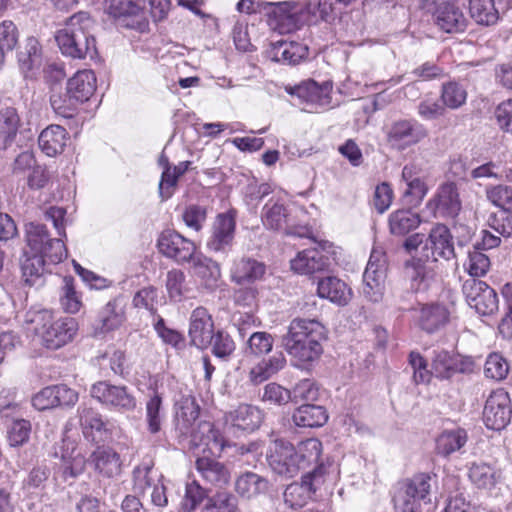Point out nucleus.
I'll use <instances>...</instances> for the list:
<instances>
[{
	"mask_svg": "<svg viewBox=\"0 0 512 512\" xmlns=\"http://www.w3.org/2000/svg\"><path fill=\"white\" fill-rule=\"evenodd\" d=\"M325 339L326 329L319 321L297 317L289 323L281 343L292 366L308 371L320 359Z\"/></svg>",
	"mask_w": 512,
	"mask_h": 512,
	"instance_id": "f257e3e1",
	"label": "nucleus"
},
{
	"mask_svg": "<svg viewBox=\"0 0 512 512\" xmlns=\"http://www.w3.org/2000/svg\"><path fill=\"white\" fill-rule=\"evenodd\" d=\"M322 443L309 438L294 446L283 439L274 440L268 447L266 459L272 471L280 476L294 477L311 465L321 461Z\"/></svg>",
	"mask_w": 512,
	"mask_h": 512,
	"instance_id": "f03ea898",
	"label": "nucleus"
},
{
	"mask_svg": "<svg viewBox=\"0 0 512 512\" xmlns=\"http://www.w3.org/2000/svg\"><path fill=\"white\" fill-rule=\"evenodd\" d=\"M94 22L85 12H79L67 19L55 34L61 53L72 59H93L97 55Z\"/></svg>",
	"mask_w": 512,
	"mask_h": 512,
	"instance_id": "7ed1b4c3",
	"label": "nucleus"
},
{
	"mask_svg": "<svg viewBox=\"0 0 512 512\" xmlns=\"http://www.w3.org/2000/svg\"><path fill=\"white\" fill-rule=\"evenodd\" d=\"M29 321L35 324L34 330L41 336L44 346L52 350L69 343L77 331L74 318L64 317L54 320L48 310L36 312Z\"/></svg>",
	"mask_w": 512,
	"mask_h": 512,
	"instance_id": "20e7f679",
	"label": "nucleus"
},
{
	"mask_svg": "<svg viewBox=\"0 0 512 512\" xmlns=\"http://www.w3.org/2000/svg\"><path fill=\"white\" fill-rule=\"evenodd\" d=\"M133 490L136 494L149 496L151 504L164 508L168 505L164 477L154 469L151 461L142 462L133 469Z\"/></svg>",
	"mask_w": 512,
	"mask_h": 512,
	"instance_id": "39448f33",
	"label": "nucleus"
},
{
	"mask_svg": "<svg viewBox=\"0 0 512 512\" xmlns=\"http://www.w3.org/2000/svg\"><path fill=\"white\" fill-rule=\"evenodd\" d=\"M432 476L428 473H418L406 479L394 496L396 512H421V501H426L431 491Z\"/></svg>",
	"mask_w": 512,
	"mask_h": 512,
	"instance_id": "423d86ee",
	"label": "nucleus"
},
{
	"mask_svg": "<svg viewBox=\"0 0 512 512\" xmlns=\"http://www.w3.org/2000/svg\"><path fill=\"white\" fill-rule=\"evenodd\" d=\"M330 466L329 463L321 462L312 471L303 475L300 482L289 484L283 493L285 505L293 510L304 507L324 482Z\"/></svg>",
	"mask_w": 512,
	"mask_h": 512,
	"instance_id": "0eeeda50",
	"label": "nucleus"
},
{
	"mask_svg": "<svg viewBox=\"0 0 512 512\" xmlns=\"http://www.w3.org/2000/svg\"><path fill=\"white\" fill-rule=\"evenodd\" d=\"M25 241L34 255L45 256L51 263H59L67 257L61 239L51 238L45 225L30 222L25 226Z\"/></svg>",
	"mask_w": 512,
	"mask_h": 512,
	"instance_id": "6e6552de",
	"label": "nucleus"
},
{
	"mask_svg": "<svg viewBox=\"0 0 512 512\" xmlns=\"http://www.w3.org/2000/svg\"><path fill=\"white\" fill-rule=\"evenodd\" d=\"M145 6L146 0H108L107 13L118 27L144 32L149 25Z\"/></svg>",
	"mask_w": 512,
	"mask_h": 512,
	"instance_id": "1a4fd4ad",
	"label": "nucleus"
},
{
	"mask_svg": "<svg viewBox=\"0 0 512 512\" xmlns=\"http://www.w3.org/2000/svg\"><path fill=\"white\" fill-rule=\"evenodd\" d=\"M386 272L387 263L384 251L380 248H374L363 273L362 292L369 301L378 302L381 300Z\"/></svg>",
	"mask_w": 512,
	"mask_h": 512,
	"instance_id": "9d476101",
	"label": "nucleus"
},
{
	"mask_svg": "<svg viewBox=\"0 0 512 512\" xmlns=\"http://www.w3.org/2000/svg\"><path fill=\"white\" fill-rule=\"evenodd\" d=\"M462 292L468 305L483 316L498 311L499 300L496 291L479 279H467L462 285Z\"/></svg>",
	"mask_w": 512,
	"mask_h": 512,
	"instance_id": "9b49d317",
	"label": "nucleus"
},
{
	"mask_svg": "<svg viewBox=\"0 0 512 512\" xmlns=\"http://www.w3.org/2000/svg\"><path fill=\"white\" fill-rule=\"evenodd\" d=\"M90 394L102 405L118 411L130 412L136 408V398L124 385L99 381L92 385Z\"/></svg>",
	"mask_w": 512,
	"mask_h": 512,
	"instance_id": "f8f14e48",
	"label": "nucleus"
},
{
	"mask_svg": "<svg viewBox=\"0 0 512 512\" xmlns=\"http://www.w3.org/2000/svg\"><path fill=\"white\" fill-rule=\"evenodd\" d=\"M428 136L426 127L414 118L394 121L387 133V141L392 148L404 151L420 143Z\"/></svg>",
	"mask_w": 512,
	"mask_h": 512,
	"instance_id": "ddd939ff",
	"label": "nucleus"
},
{
	"mask_svg": "<svg viewBox=\"0 0 512 512\" xmlns=\"http://www.w3.org/2000/svg\"><path fill=\"white\" fill-rule=\"evenodd\" d=\"M159 252L177 264L189 263L195 259V243L175 230H164L158 237Z\"/></svg>",
	"mask_w": 512,
	"mask_h": 512,
	"instance_id": "4468645a",
	"label": "nucleus"
},
{
	"mask_svg": "<svg viewBox=\"0 0 512 512\" xmlns=\"http://www.w3.org/2000/svg\"><path fill=\"white\" fill-rule=\"evenodd\" d=\"M512 416L511 399L504 389L491 392L483 409V422L488 429L500 431L510 422Z\"/></svg>",
	"mask_w": 512,
	"mask_h": 512,
	"instance_id": "2eb2a0df",
	"label": "nucleus"
},
{
	"mask_svg": "<svg viewBox=\"0 0 512 512\" xmlns=\"http://www.w3.org/2000/svg\"><path fill=\"white\" fill-rule=\"evenodd\" d=\"M236 221L232 213L219 214L211 229L207 248L214 252H227L233 244Z\"/></svg>",
	"mask_w": 512,
	"mask_h": 512,
	"instance_id": "dca6fc26",
	"label": "nucleus"
},
{
	"mask_svg": "<svg viewBox=\"0 0 512 512\" xmlns=\"http://www.w3.org/2000/svg\"><path fill=\"white\" fill-rule=\"evenodd\" d=\"M269 25L280 33H289L297 27L299 20L297 5L294 2H266Z\"/></svg>",
	"mask_w": 512,
	"mask_h": 512,
	"instance_id": "f3484780",
	"label": "nucleus"
},
{
	"mask_svg": "<svg viewBox=\"0 0 512 512\" xmlns=\"http://www.w3.org/2000/svg\"><path fill=\"white\" fill-rule=\"evenodd\" d=\"M453 237L447 226L443 224H437L433 227L429 233V236L425 242L424 256L433 261H437L439 258L449 260L455 256L454 245L452 241Z\"/></svg>",
	"mask_w": 512,
	"mask_h": 512,
	"instance_id": "a211bd4d",
	"label": "nucleus"
},
{
	"mask_svg": "<svg viewBox=\"0 0 512 512\" xmlns=\"http://www.w3.org/2000/svg\"><path fill=\"white\" fill-rule=\"evenodd\" d=\"M262 412L253 405L242 404L225 416L227 428L234 434L238 432H253L262 423Z\"/></svg>",
	"mask_w": 512,
	"mask_h": 512,
	"instance_id": "6ab92c4d",
	"label": "nucleus"
},
{
	"mask_svg": "<svg viewBox=\"0 0 512 512\" xmlns=\"http://www.w3.org/2000/svg\"><path fill=\"white\" fill-rule=\"evenodd\" d=\"M214 333V324L211 315L204 307H197L190 316L189 337L190 342L197 348L209 347Z\"/></svg>",
	"mask_w": 512,
	"mask_h": 512,
	"instance_id": "aec40b11",
	"label": "nucleus"
},
{
	"mask_svg": "<svg viewBox=\"0 0 512 512\" xmlns=\"http://www.w3.org/2000/svg\"><path fill=\"white\" fill-rule=\"evenodd\" d=\"M405 279L413 293H426L435 282V272L422 259H411L404 266Z\"/></svg>",
	"mask_w": 512,
	"mask_h": 512,
	"instance_id": "412c9836",
	"label": "nucleus"
},
{
	"mask_svg": "<svg viewBox=\"0 0 512 512\" xmlns=\"http://www.w3.org/2000/svg\"><path fill=\"white\" fill-rule=\"evenodd\" d=\"M452 313V306L442 303L425 304L419 310L417 322L423 331L434 334L450 322Z\"/></svg>",
	"mask_w": 512,
	"mask_h": 512,
	"instance_id": "4be33fe9",
	"label": "nucleus"
},
{
	"mask_svg": "<svg viewBox=\"0 0 512 512\" xmlns=\"http://www.w3.org/2000/svg\"><path fill=\"white\" fill-rule=\"evenodd\" d=\"M265 54L272 61L296 65L307 57L308 47L298 41L279 40L270 43Z\"/></svg>",
	"mask_w": 512,
	"mask_h": 512,
	"instance_id": "5701e85b",
	"label": "nucleus"
},
{
	"mask_svg": "<svg viewBox=\"0 0 512 512\" xmlns=\"http://www.w3.org/2000/svg\"><path fill=\"white\" fill-rule=\"evenodd\" d=\"M217 458L209 455L199 456L195 466L205 482L223 488L230 483L231 474L226 465L218 461Z\"/></svg>",
	"mask_w": 512,
	"mask_h": 512,
	"instance_id": "b1692460",
	"label": "nucleus"
},
{
	"mask_svg": "<svg viewBox=\"0 0 512 512\" xmlns=\"http://www.w3.org/2000/svg\"><path fill=\"white\" fill-rule=\"evenodd\" d=\"M95 80V75L90 70L79 71L70 78L66 88V96L70 105L89 100L95 91Z\"/></svg>",
	"mask_w": 512,
	"mask_h": 512,
	"instance_id": "393cba45",
	"label": "nucleus"
},
{
	"mask_svg": "<svg viewBox=\"0 0 512 512\" xmlns=\"http://www.w3.org/2000/svg\"><path fill=\"white\" fill-rule=\"evenodd\" d=\"M433 17L435 24L446 33H461L467 26L462 10L452 3L437 6Z\"/></svg>",
	"mask_w": 512,
	"mask_h": 512,
	"instance_id": "a878e982",
	"label": "nucleus"
},
{
	"mask_svg": "<svg viewBox=\"0 0 512 512\" xmlns=\"http://www.w3.org/2000/svg\"><path fill=\"white\" fill-rule=\"evenodd\" d=\"M291 269L298 274H312L329 266V258L316 248L298 252L290 261Z\"/></svg>",
	"mask_w": 512,
	"mask_h": 512,
	"instance_id": "bb28decb",
	"label": "nucleus"
},
{
	"mask_svg": "<svg viewBox=\"0 0 512 512\" xmlns=\"http://www.w3.org/2000/svg\"><path fill=\"white\" fill-rule=\"evenodd\" d=\"M194 440H199L200 445L204 446L203 455L214 457H220L227 444L221 432L211 422L199 424Z\"/></svg>",
	"mask_w": 512,
	"mask_h": 512,
	"instance_id": "cd10ccee",
	"label": "nucleus"
},
{
	"mask_svg": "<svg viewBox=\"0 0 512 512\" xmlns=\"http://www.w3.org/2000/svg\"><path fill=\"white\" fill-rule=\"evenodd\" d=\"M431 367V373L439 379H449L456 373L466 371L465 363L460 357L446 350L434 351Z\"/></svg>",
	"mask_w": 512,
	"mask_h": 512,
	"instance_id": "c85d7f7f",
	"label": "nucleus"
},
{
	"mask_svg": "<svg viewBox=\"0 0 512 512\" xmlns=\"http://www.w3.org/2000/svg\"><path fill=\"white\" fill-rule=\"evenodd\" d=\"M266 273V265L254 258L242 257L231 270L232 281L237 284H250L261 280Z\"/></svg>",
	"mask_w": 512,
	"mask_h": 512,
	"instance_id": "c756f323",
	"label": "nucleus"
},
{
	"mask_svg": "<svg viewBox=\"0 0 512 512\" xmlns=\"http://www.w3.org/2000/svg\"><path fill=\"white\" fill-rule=\"evenodd\" d=\"M317 293L319 297L342 306L346 305L352 297V291L348 285L335 276L321 278L318 281Z\"/></svg>",
	"mask_w": 512,
	"mask_h": 512,
	"instance_id": "7c9ffc66",
	"label": "nucleus"
},
{
	"mask_svg": "<svg viewBox=\"0 0 512 512\" xmlns=\"http://www.w3.org/2000/svg\"><path fill=\"white\" fill-rule=\"evenodd\" d=\"M289 217L290 215L284 203L275 197L270 198L261 211V221L264 227L273 231L284 230L290 222Z\"/></svg>",
	"mask_w": 512,
	"mask_h": 512,
	"instance_id": "2f4dec72",
	"label": "nucleus"
},
{
	"mask_svg": "<svg viewBox=\"0 0 512 512\" xmlns=\"http://www.w3.org/2000/svg\"><path fill=\"white\" fill-rule=\"evenodd\" d=\"M436 210L443 216L456 217L462 208L457 186L453 182L444 183L435 197Z\"/></svg>",
	"mask_w": 512,
	"mask_h": 512,
	"instance_id": "473e14b6",
	"label": "nucleus"
},
{
	"mask_svg": "<svg viewBox=\"0 0 512 512\" xmlns=\"http://www.w3.org/2000/svg\"><path fill=\"white\" fill-rule=\"evenodd\" d=\"M68 133L60 125H50L39 135L38 144L40 149L49 157H54L63 152Z\"/></svg>",
	"mask_w": 512,
	"mask_h": 512,
	"instance_id": "72a5a7b5",
	"label": "nucleus"
},
{
	"mask_svg": "<svg viewBox=\"0 0 512 512\" xmlns=\"http://www.w3.org/2000/svg\"><path fill=\"white\" fill-rule=\"evenodd\" d=\"M287 360L282 352H276L268 358H263L249 372V380L257 385L283 370Z\"/></svg>",
	"mask_w": 512,
	"mask_h": 512,
	"instance_id": "f704fd0d",
	"label": "nucleus"
},
{
	"mask_svg": "<svg viewBox=\"0 0 512 512\" xmlns=\"http://www.w3.org/2000/svg\"><path fill=\"white\" fill-rule=\"evenodd\" d=\"M287 360L282 352H276L268 358H263L249 372V380L257 385L283 370Z\"/></svg>",
	"mask_w": 512,
	"mask_h": 512,
	"instance_id": "c9c22d12",
	"label": "nucleus"
},
{
	"mask_svg": "<svg viewBox=\"0 0 512 512\" xmlns=\"http://www.w3.org/2000/svg\"><path fill=\"white\" fill-rule=\"evenodd\" d=\"M19 67L25 77H32L42 64V51L39 41L34 37L25 40L18 52Z\"/></svg>",
	"mask_w": 512,
	"mask_h": 512,
	"instance_id": "e433bc0d",
	"label": "nucleus"
},
{
	"mask_svg": "<svg viewBox=\"0 0 512 512\" xmlns=\"http://www.w3.org/2000/svg\"><path fill=\"white\" fill-rule=\"evenodd\" d=\"M292 421L298 427H321L328 421V413L324 406L305 403L293 412Z\"/></svg>",
	"mask_w": 512,
	"mask_h": 512,
	"instance_id": "4c0bfd02",
	"label": "nucleus"
},
{
	"mask_svg": "<svg viewBox=\"0 0 512 512\" xmlns=\"http://www.w3.org/2000/svg\"><path fill=\"white\" fill-rule=\"evenodd\" d=\"M468 435L463 428L446 429L436 438L435 451L442 457L460 451L467 443Z\"/></svg>",
	"mask_w": 512,
	"mask_h": 512,
	"instance_id": "58836bf2",
	"label": "nucleus"
},
{
	"mask_svg": "<svg viewBox=\"0 0 512 512\" xmlns=\"http://www.w3.org/2000/svg\"><path fill=\"white\" fill-rule=\"evenodd\" d=\"M332 87L333 85L330 81H324L322 84H319L314 80H308L296 86L294 93L307 102L324 106L330 103Z\"/></svg>",
	"mask_w": 512,
	"mask_h": 512,
	"instance_id": "ea45409f",
	"label": "nucleus"
},
{
	"mask_svg": "<svg viewBox=\"0 0 512 512\" xmlns=\"http://www.w3.org/2000/svg\"><path fill=\"white\" fill-rule=\"evenodd\" d=\"M91 461L95 470L104 477L112 478L121 473L120 456L110 448H98L92 453Z\"/></svg>",
	"mask_w": 512,
	"mask_h": 512,
	"instance_id": "a19ab883",
	"label": "nucleus"
},
{
	"mask_svg": "<svg viewBox=\"0 0 512 512\" xmlns=\"http://www.w3.org/2000/svg\"><path fill=\"white\" fill-rule=\"evenodd\" d=\"M21 120L14 107L0 109V150L10 147L17 137Z\"/></svg>",
	"mask_w": 512,
	"mask_h": 512,
	"instance_id": "79ce46f5",
	"label": "nucleus"
},
{
	"mask_svg": "<svg viewBox=\"0 0 512 512\" xmlns=\"http://www.w3.org/2000/svg\"><path fill=\"white\" fill-rule=\"evenodd\" d=\"M388 223L390 233L402 237L416 229L421 219L419 214L410 209H399L389 215Z\"/></svg>",
	"mask_w": 512,
	"mask_h": 512,
	"instance_id": "37998d69",
	"label": "nucleus"
},
{
	"mask_svg": "<svg viewBox=\"0 0 512 512\" xmlns=\"http://www.w3.org/2000/svg\"><path fill=\"white\" fill-rule=\"evenodd\" d=\"M268 487V480L254 472H245L235 481V491L247 499L265 493Z\"/></svg>",
	"mask_w": 512,
	"mask_h": 512,
	"instance_id": "c03bdc74",
	"label": "nucleus"
},
{
	"mask_svg": "<svg viewBox=\"0 0 512 512\" xmlns=\"http://www.w3.org/2000/svg\"><path fill=\"white\" fill-rule=\"evenodd\" d=\"M468 475L478 488L488 489L496 485L501 472L494 465L480 461L471 464Z\"/></svg>",
	"mask_w": 512,
	"mask_h": 512,
	"instance_id": "a18cd8bd",
	"label": "nucleus"
},
{
	"mask_svg": "<svg viewBox=\"0 0 512 512\" xmlns=\"http://www.w3.org/2000/svg\"><path fill=\"white\" fill-rule=\"evenodd\" d=\"M145 412L148 431L152 434L158 433L164 419L163 398L160 393L154 390L149 394Z\"/></svg>",
	"mask_w": 512,
	"mask_h": 512,
	"instance_id": "49530a36",
	"label": "nucleus"
},
{
	"mask_svg": "<svg viewBox=\"0 0 512 512\" xmlns=\"http://www.w3.org/2000/svg\"><path fill=\"white\" fill-rule=\"evenodd\" d=\"M469 12L471 17L480 25H493L499 19L494 0H470Z\"/></svg>",
	"mask_w": 512,
	"mask_h": 512,
	"instance_id": "de8ad7c7",
	"label": "nucleus"
},
{
	"mask_svg": "<svg viewBox=\"0 0 512 512\" xmlns=\"http://www.w3.org/2000/svg\"><path fill=\"white\" fill-rule=\"evenodd\" d=\"M194 262V273L199 277L207 288H214L221 277L220 267L217 262L207 257H196Z\"/></svg>",
	"mask_w": 512,
	"mask_h": 512,
	"instance_id": "09e8293b",
	"label": "nucleus"
},
{
	"mask_svg": "<svg viewBox=\"0 0 512 512\" xmlns=\"http://www.w3.org/2000/svg\"><path fill=\"white\" fill-rule=\"evenodd\" d=\"M46 259L47 258L45 256L34 254L25 258V260L22 262L21 270L23 279L26 284L29 286L42 284Z\"/></svg>",
	"mask_w": 512,
	"mask_h": 512,
	"instance_id": "8fccbe9b",
	"label": "nucleus"
},
{
	"mask_svg": "<svg viewBox=\"0 0 512 512\" xmlns=\"http://www.w3.org/2000/svg\"><path fill=\"white\" fill-rule=\"evenodd\" d=\"M101 330L108 332L118 328L124 321V311L117 299L109 301L99 312Z\"/></svg>",
	"mask_w": 512,
	"mask_h": 512,
	"instance_id": "3c124183",
	"label": "nucleus"
},
{
	"mask_svg": "<svg viewBox=\"0 0 512 512\" xmlns=\"http://www.w3.org/2000/svg\"><path fill=\"white\" fill-rule=\"evenodd\" d=\"M491 266L489 257L480 250L479 246H473L468 251L467 260L464 262V269L472 278L483 277L487 274Z\"/></svg>",
	"mask_w": 512,
	"mask_h": 512,
	"instance_id": "603ef678",
	"label": "nucleus"
},
{
	"mask_svg": "<svg viewBox=\"0 0 512 512\" xmlns=\"http://www.w3.org/2000/svg\"><path fill=\"white\" fill-rule=\"evenodd\" d=\"M199 417V406L194 400H185L176 412L175 425L181 435H187Z\"/></svg>",
	"mask_w": 512,
	"mask_h": 512,
	"instance_id": "864d4df0",
	"label": "nucleus"
},
{
	"mask_svg": "<svg viewBox=\"0 0 512 512\" xmlns=\"http://www.w3.org/2000/svg\"><path fill=\"white\" fill-rule=\"evenodd\" d=\"M238 498L227 491L217 492L207 499L201 512H238Z\"/></svg>",
	"mask_w": 512,
	"mask_h": 512,
	"instance_id": "5fc2aeb1",
	"label": "nucleus"
},
{
	"mask_svg": "<svg viewBox=\"0 0 512 512\" xmlns=\"http://www.w3.org/2000/svg\"><path fill=\"white\" fill-rule=\"evenodd\" d=\"M466 99L467 91L462 84L450 81L442 85L441 100L445 109H458L465 104Z\"/></svg>",
	"mask_w": 512,
	"mask_h": 512,
	"instance_id": "6e6d98bb",
	"label": "nucleus"
},
{
	"mask_svg": "<svg viewBox=\"0 0 512 512\" xmlns=\"http://www.w3.org/2000/svg\"><path fill=\"white\" fill-rule=\"evenodd\" d=\"M274 337L264 331L252 332L247 340L246 352L254 356L266 355L272 351Z\"/></svg>",
	"mask_w": 512,
	"mask_h": 512,
	"instance_id": "4d7b16f0",
	"label": "nucleus"
},
{
	"mask_svg": "<svg viewBox=\"0 0 512 512\" xmlns=\"http://www.w3.org/2000/svg\"><path fill=\"white\" fill-rule=\"evenodd\" d=\"M63 282L64 285L60 297L61 305L67 313L75 314L82 306L81 297L75 289L74 279L72 277H64Z\"/></svg>",
	"mask_w": 512,
	"mask_h": 512,
	"instance_id": "13d9d810",
	"label": "nucleus"
},
{
	"mask_svg": "<svg viewBox=\"0 0 512 512\" xmlns=\"http://www.w3.org/2000/svg\"><path fill=\"white\" fill-rule=\"evenodd\" d=\"M207 497V490L196 480L188 482L186 484L185 495L181 503L183 512H193Z\"/></svg>",
	"mask_w": 512,
	"mask_h": 512,
	"instance_id": "bf43d9fd",
	"label": "nucleus"
},
{
	"mask_svg": "<svg viewBox=\"0 0 512 512\" xmlns=\"http://www.w3.org/2000/svg\"><path fill=\"white\" fill-rule=\"evenodd\" d=\"M291 393V401L298 402H315L319 398V387L311 379H303L295 384Z\"/></svg>",
	"mask_w": 512,
	"mask_h": 512,
	"instance_id": "052dcab7",
	"label": "nucleus"
},
{
	"mask_svg": "<svg viewBox=\"0 0 512 512\" xmlns=\"http://www.w3.org/2000/svg\"><path fill=\"white\" fill-rule=\"evenodd\" d=\"M85 466V457L80 452L73 451L70 457L62 456L61 477L64 481H73L84 472Z\"/></svg>",
	"mask_w": 512,
	"mask_h": 512,
	"instance_id": "680f3d73",
	"label": "nucleus"
},
{
	"mask_svg": "<svg viewBox=\"0 0 512 512\" xmlns=\"http://www.w3.org/2000/svg\"><path fill=\"white\" fill-rule=\"evenodd\" d=\"M508 371V363L500 354L492 353L486 359L484 373L487 378L500 381L506 378Z\"/></svg>",
	"mask_w": 512,
	"mask_h": 512,
	"instance_id": "e2e57ef3",
	"label": "nucleus"
},
{
	"mask_svg": "<svg viewBox=\"0 0 512 512\" xmlns=\"http://www.w3.org/2000/svg\"><path fill=\"white\" fill-rule=\"evenodd\" d=\"M185 281L186 276L181 270L172 269L167 273L166 288L172 300L180 301L187 292Z\"/></svg>",
	"mask_w": 512,
	"mask_h": 512,
	"instance_id": "0e129e2a",
	"label": "nucleus"
},
{
	"mask_svg": "<svg viewBox=\"0 0 512 512\" xmlns=\"http://www.w3.org/2000/svg\"><path fill=\"white\" fill-rule=\"evenodd\" d=\"M207 218V209L198 204H191L185 207L182 213V220L185 225L198 232L202 229Z\"/></svg>",
	"mask_w": 512,
	"mask_h": 512,
	"instance_id": "69168bd1",
	"label": "nucleus"
},
{
	"mask_svg": "<svg viewBox=\"0 0 512 512\" xmlns=\"http://www.w3.org/2000/svg\"><path fill=\"white\" fill-rule=\"evenodd\" d=\"M212 353L221 359H227L235 350V343L231 336L224 331L213 333L210 343Z\"/></svg>",
	"mask_w": 512,
	"mask_h": 512,
	"instance_id": "338daca9",
	"label": "nucleus"
},
{
	"mask_svg": "<svg viewBox=\"0 0 512 512\" xmlns=\"http://www.w3.org/2000/svg\"><path fill=\"white\" fill-rule=\"evenodd\" d=\"M487 198L495 206L512 212V187L508 185H497L487 189Z\"/></svg>",
	"mask_w": 512,
	"mask_h": 512,
	"instance_id": "774afa93",
	"label": "nucleus"
}]
</instances>
